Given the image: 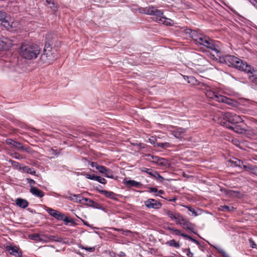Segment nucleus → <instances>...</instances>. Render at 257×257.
Masks as SVG:
<instances>
[{
	"label": "nucleus",
	"instance_id": "nucleus-1",
	"mask_svg": "<svg viewBox=\"0 0 257 257\" xmlns=\"http://www.w3.org/2000/svg\"><path fill=\"white\" fill-rule=\"evenodd\" d=\"M224 61L228 66L247 73L249 81L257 85V69H254L246 62L232 55L226 56L224 58Z\"/></svg>",
	"mask_w": 257,
	"mask_h": 257
},
{
	"label": "nucleus",
	"instance_id": "nucleus-2",
	"mask_svg": "<svg viewBox=\"0 0 257 257\" xmlns=\"http://www.w3.org/2000/svg\"><path fill=\"white\" fill-rule=\"evenodd\" d=\"M39 46L32 43L24 42L21 44L20 54L24 58L28 60L36 59L40 53Z\"/></svg>",
	"mask_w": 257,
	"mask_h": 257
},
{
	"label": "nucleus",
	"instance_id": "nucleus-3",
	"mask_svg": "<svg viewBox=\"0 0 257 257\" xmlns=\"http://www.w3.org/2000/svg\"><path fill=\"white\" fill-rule=\"evenodd\" d=\"M140 12L142 14L153 16L154 20L159 23L171 26L173 22L171 20L167 19L163 16V13L156 9L154 7H149L146 8H141L139 9Z\"/></svg>",
	"mask_w": 257,
	"mask_h": 257
},
{
	"label": "nucleus",
	"instance_id": "nucleus-4",
	"mask_svg": "<svg viewBox=\"0 0 257 257\" xmlns=\"http://www.w3.org/2000/svg\"><path fill=\"white\" fill-rule=\"evenodd\" d=\"M200 37L201 38L198 39V42L196 44L197 45L205 46V47L213 50L216 52V54L220 52L218 49V46L215 44L214 40L203 34L202 36H200Z\"/></svg>",
	"mask_w": 257,
	"mask_h": 257
},
{
	"label": "nucleus",
	"instance_id": "nucleus-5",
	"mask_svg": "<svg viewBox=\"0 0 257 257\" xmlns=\"http://www.w3.org/2000/svg\"><path fill=\"white\" fill-rule=\"evenodd\" d=\"M205 95L207 97L220 102L225 103L230 105H232L233 104V100L226 96L218 94L210 89H207L206 90Z\"/></svg>",
	"mask_w": 257,
	"mask_h": 257
},
{
	"label": "nucleus",
	"instance_id": "nucleus-6",
	"mask_svg": "<svg viewBox=\"0 0 257 257\" xmlns=\"http://www.w3.org/2000/svg\"><path fill=\"white\" fill-rule=\"evenodd\" d=\"M223 120L220 122H227L230 125L239 123L243 121L242 118L238 115L231 112H226L223 115Z\"/></svg>",
	"mask_w": 257,
	"mask_h": 257
},
{
	"label": "nucleus",
	"instance_id": "nucleus-7",
	"mask_svg": "<svg viewBox=\"0 0 257 257\" xmlns=\"http://www.w3.org/2000/svg\"><path fill=\"white\" fill-rule=\"evenodd\" d=\"M176 224L181 225L183 229L186 230H189L194 233H196L195 231V225L182 215H181Z\"/></svg>",
	"mask_w": 257,
	"mask_h": 257
},
{
	"label": "nucleus",
	"instance_id": "nucleus-8",
	"mask_svg": "<svg viewBox=\"0 0 257 257\" xmlns=\"http://www.w3.org/2000/svg\"><path fill=\"white\" fill-rule=\"evenodd\" d=\"M55 59V56L50 50L44 49L43 53L41 55L40 60L46 64H50Z\"/></svg>",
	"mask_w": 257,
	"mask_h": 257
},
{
	"label": "nucleus",
	"instance_id": "nucleus-9",
	"mask_svg": "<svg viewBox=\"0 0 257 257\" xmlns=\"http://www.w3.org/2000/svg\"><path fill=\"white\" fill-rule=\"evenodd\" d=\"M219 123L221 125L237 133L241 134L245 131V129L240 124H238V123L230 125L227 122H219Z\"/></svg>",
	"mask_w": 257,
	"mask_h": 257
},
{
	"label": "nucleus",
	"instance_id": "nucleus-10",
	"mask_svg": "<svg viewBox=\"0 0 257 257\" xmlns=\"http://www.w3.org/2000/svg\"><path fill=\"white\" fill-rule=\"evenodd\" d=\"M6 142L7 144L12 145L15 148L19 151H25L27 152H30V148L29 147H25L24 146H22L20 143L18 142H17L12 139H8L6 141Z\"/></svg>",
	"mask_w": 257,
	"mask_h": 257
},
{
	"label": "nucleus",
	"instance_id": "nucleus-11",
	"mask_svg": "<svg viewBox=\"0 0 257 257\" xmlns=\"http://www.w3.org/2000/svg\"><path fill=\"white\" fill-rule=\"evenodd\" d=\"M145 204L148 208L159 209L161 208L162 204L154 199H149L145 202Z\"/></svg>",
	"mask_w": 257,
	"mask_h": 257
},
{
	"label": "nucleus",
	"instance_id": "nucleus-12",
	"mask_svg": "<svg viewBox=\"0 0 257 257\" xmlns=\"http://www.w3.org/2000/svg\"><path fill=\"white\" fill-rule=\"evenodd\" d=\"M163 213L165 215L168 216L171 220L175 221L176 223H177V222L179 219V218L181 215L179 213L173 212L168 209H163Z\"/></svg>",
	"mask_w": 257,
	"mask_h": 257
},
{
	"label": "nucleus",
	"instance_id": "nucleus-13",
	"mask_svg": "<svg viewBox=\"0 0 257 257\" xmlns=\"http://www.w3.org/2000/svg\"><path fill=\"white\" fill-rule=\"evenodd\" d=\"M46 211L51 216H53L56 219L58 220L63 219V213L52 208L47 207L46 209Z\"/></svg>",
	"mask_w": 257,
	"mask_h": 257
},
{
	"label": "nucleus",
	"instance_id": "nucleus-14",
	"mask_svg": "<svg viewBox=\"0 0 257 257\" xmlns=\"http://www.w3.org/2000/svg\"><path fill=\"white\" fill-rule=\"evenodd\" d=\"M152 160V162L160 166H166L168 164V161L166 159L160 158L157 156H153L151 157Z\"/></svg>",
	"mask_w": 257,
	"mask_h": 257
},
{
	"label": "nucleus",
	"instance_id": "nucleus-15",
	"mask_svg": "<svg viewBox=\"0 0 257 257\" xmlns=\"http://www.w3.org/2000/svg\"><path fill=\"white\" fill-rule=\"evenodd\" d=\"M7 250L11 254L14 255L17 257H21L22 253L19 251V248L16 246H8Z\"/></svg>",
	"mask_w": 257,
	"mask_h": 257
},
{
	"label": "nucleus",
	"instance_id": "nucleus-16",
	"mask_svg": "<svg viewBox=\"0 0 257 257\" xmlns=\"http://www.w3.org/2000/svg\"><path fill=\"white\" fill-rule=\"evenodd\" d=\"M186 33L190 35V36L193 39L196 44L198 42V39L201 38L200 36L202 35V34H198L196 31L191 29H187Z\"/></svg>",
	"mask_w": 257,
	"mask_h": 257
},
{
	"label": "nucleus",
	"instance_id": "nucleus-17",
	"mask_svg": "<svg viewBox=\"0 0 257 257\" xmlns=\"http://www.w3.org/2000/svg\"><path fill=\"white\" fill-rule=\"evenodd\" d=\"M42 237L44 239H46V241H55L58 242H62V238L58 237V236L52 235H43Z\"/></svg>",
	"mask_w": 257,
	"mask_h": 257
},
{
	"label": "nucleus",
	"instance_id": "nucleus-18",
	"mask_svg": "<svg viewBox=\"0 0 257 257\" xmlns=\"http://www.w3.org/2000/svg\"><path fill=\"white\" fill-rule=\"evenodd\" d=\"M30 191L33 195L40 198L43 197L44 195V193L43 191L34 186H32V187H31Z\"/></svg>",
	"mask_w": 257,
	"mask_h": 257
},
{
	"label": "nucleus",
	"instance_id": "nucleus-19",
	"mask_svg": "<svg viewBox=\"0 0 257 257\" xmlns=\"http://www.w3.org/2000/svg\"><path fill=\"white\" fill-rule=\"evenodd\" d=\"M96 190L101 194H103L105 197H108L110 199H115L116 194L111 191H108L106 190H99L96 189Z\"/></svg>",
	"mask_w": 257,
	"mask_h": 257
},
{
	"label": "nucleus",
	"instance_id": "nucleus-20",
	"mask_svg": "<svg viewBox=\"0 0 257 257\" xmlns=\"http://www.w3.org/2000/svg\"><path fill=\"white\" fill-rule=\"evenodd\" d=\"M124 183L127 187H135L140 188L142 185L141 182L132 180L126 181L124 182Z\"/></svg>",
	"mask_w": 257,
	"mask_h": 257
},
{
	"label": "nucleus",
	"instance_id": "nucleus-21",
	"mask_svg": "<svg viewBox=\"0 0 257 257\" xmlns=\"http://www.w3.org/2000/svg\"><path fill=\"white\" fill-rule=\"evenodd\" d=\"M16 203L17 205L23 208L27 207L29 205V203L26 200L22 198L17 199Z\"/></svg>",
	"mask_w": 257,
	"mask_h": 257
},
{
	"label": "nucleus",
	"instance_id": "nucleus-22",
	"mask_svg": "<svg viewBox=\"0 0 257 257\" xmlns=\"http://www.w3.org/2000/svg\"><path fill=\"white\" fill-rule=\"evenodd\" d=\"M183 77L187 82L191 85H196L199 84L198 80L193 76H183Z\"/></svg>",
	"mask_w": 257,
	"mask_h": 257
},
{
	"label": "nucleus",
	"instance_id": "nucleus-23",
	"mask_svg": "<svg viewBox=\"0 0 257 257\" xmlns=\"http://www.w3.org/2000/svg\"><path fill=\"white\" fill-rule=\"evenodd\" d=\"M185 132V130L182 128H178L172 132V135L177 139H181L182 135Z\"/></svg>",
	"mask_w": 257,
	"mask_h": 257
},
{
	"label": "nucleus",
	"instance_id": "nucleus-24",
	"mask_svg": "<svg viewBox=\"0 0 257 257\" xmlns=\"http://www.w3.org/2000/svg\"><path fill=\"white\" fill-rule=\"evenodd\" d=\"M218 210L223 212H232L234 210V208L232 206H228L227 205H220L218 207Z\"/></svg>",
	"mask_w": 257,
	"mask_h": 257
},
{
	"label": "nucleus",
	"instance_id": "nucleus-25",
	"mask_svg": "<svg viewBox=\"0 0 257 257\" xmlns=\"http://www.w3.org/2000/svg\"><path fill=\"white\" fill-rule=\"evenodd\" d=\"M167 229L171 231L172 233L176 235H180L183 237V235H186V234L182 233L180 230L176 229L174 227H168Z\"/></svg>",
	"mask_w": 257,
	"mask_h": 257
},
{
	"label": "nucleus",
	"instance_id": "nucleus-26",
	"mask_svg": "<svg viewBox=\"0 0 257 257\" xmlns=\"http://www.w3.org/2000/svg\"><path fill=\"white\" fill-rule=\"evenodd\" d=\"M1 22L3 26L7 29H10L13 28V22L9 21L6 18Z\"/></svg>",
	"mask_w": 257,
	"mask_h": 257
},
{
	"label": "nucleus",
	"instance_id": "nucleus-27",
	"mask_svg": "<svg viewBox=\"0 0 257 257\" xmlns=\"http://www.w3.org/2000/svg\"><path fill=\"white\" fill-rule=\"evenodd\" d=\"M20 170H23L24 172H26L27 173H29L32 175H35L36 173V171L34 170H32V169L30 168L28 166H23L22 167H20Z\"/></svg>",
	"mask_w": 257,
	"mask_h": 257
},
{
	"label": "nucleus",
	"instance_id": "nucleus-28",
	"mask_svg": "<svg viewBox=\"0 0 257 257\" xmlns=\"http://www.w3.org/2000/svg\"><path fill=\"white\" fill-rule=\"evenodd\" d=\"M166 244L170 246H173L176 248L180 247V244L179 242L175 241L174 239H172L167 241Z\"/></svg>",
	"mask_w": 257,
	"mask_h": 257
},
{
	"label": "nucleus",
	"instance_id": "nucleus-29",
	"mask_svg": "<svg viewBox=\"0 0 257 257\" xmlns=\"http://www.w3.org/2000/svg\"><path fill=\"white\" fill-rule=\"evenodd\" d=\"M153 178H155L158 181L162 183L164 181V178L161 176L159 173L155 171L154 172V174L152 176Z\"/></svg>",
	"mask_w": 257,
	"mask_h": 257
},
{
	"label": "nucleus",
	"instance_id": "nucleus-30",
	"mask_svg": "<svg viewBox=\"0 0 257 257\" xmlns=\"http://www.w3.org/2000/svg\"><path fill=\"white\" fill-rule=\"evenodd\" d=\"M153 178H155L158 181L162 183L164 181V178L161 176L159 173L155 171L154 172V174L152 176Z\"/></svg>",
	"mask_w": 257,
	"mask_h": 257
},
{
	"label": "nucleus",
	"instance_id": "nucleus-31",
	"mask_svg": "<svg viewBox=\"0 0 257 257\" xmlns=\"http://www.w3.org/2000/svg\"><path fill=\"white\" fill-rule=\"evenodd\" d=\"M140 170L141 172L146 173L152 177L154 174V172L155 171V170H154L152 169H149L145 167H142L140 169Z\"/></svg>",
	"mask_w": 257,
	"mask_h": 257
},
{
	"label": "nucleus",
	"instance_id": "nucleus-32",
	"mask_svg": "<svg viewBox=\"0 0 257 257\" xmlns=\"http://www.w3.org/2000/svg\"><path fill=\"white\" fill-rule=\"evenodd\" d=\"M241 167L246 171H253L257 169L256 166H252L249 164L244 165H242Z\"/></svg>",
	"mask_w": 257,
	"mask_h": 257
},
{
	"label": "nucleus",
	"instance_id": "nucleus-33",
	"mask_svg": "<svg viewBox=\"0 0 257 257\" xmlns=\"http://www.w3.org/2000/svg\"><path fill=\"white\" fill-rule=\"evenodd\" d=\"M104 176L107 178H111V179L115 178L112 171L111 170L107 169V168L106 169V172H105V173H104Z\"/></svg>",
	"mask_w": 257,
	"mask_h": 257
},
{
	"label": "nucleus",
	"instance_id": "nucleus-34",
	"mask_svg": "<svg viewBox=\"0 0 257 257\" xmlns=\"http://www.w3.org/2000/svg\"><path fill=\"white\" fill-rule=\"evenodd\" d=\"M225 193H226V195L231 196H236L237 194H238L239 193V192L238 191L230 190H225Z\"/></svg>",
	"mask_w": 257,
	"mask_h": 257
},
{
	"label": "nucleus",
	"instance_id": "nucleus-35",
	"mask_svg": "<svg viewBox=\"0 0 257 257\" xmlns=\"http://www.w3.org/2000/svg\"><path fill=\"white\" fill-rule=\"evenodd\" d=\"M31 238L34 240H43L42 235L41 236L39 234H34L31 235Z\"/></svg>",
	"mask_w": 257,
	"mask_h": 257
},
{
	"label": "nucleus",
	"instance_id": "nucleus-36",
	"mask_svg": "<svg viewBox=\"0 0 257 257\" xmlns=\"http://www.w3.org/2000/svg\"><path fill=\"white\" fill-rule=\"evenodd\" d=\"M230 162L233 163L235 166L241 167L243 162L239 160L235 159V161H230Z\"/></svg>",
	"mask_w": 257,
	"mask_h": 257
},
{
	"label": "nucleus",
	"instance_id": "nucleus-37",
	"mask_svg": "<svg viewBox=\"0 0 257 257\" xmlns=\"http://www.w3.org/2000/svg\"><path fill=\"white\" fill-rule=\"evenodd\" d=\"M95 180L103 184H105L106 183V180L104 178L100 176H96Z\"/></svg>",
	"mask_w": 257,
	"mask_h": 257
},
{
	"label": "nucleus",
	"instance_id": "nucleus-38",
	"mask_svg": "<svg viewBox=\"0 0 257 257\" xmlns=\"http://www.w3.org/2000/svg\"><path fill=\"white\" fill-rule=\"evenodd\" d=\"M9 162L11 164L12 166H13L14 167H15L16 168H18L20 169V167H21L20 164L18 162L13 161L12 160H10L9 161Z\"/></svg>",
	"mask_w": 257,
	"mask_h": 257
},
{
	"label": "nucleus",
	"instance_id": "nucleus-39",
	"mask_svg": "<svg viewBox=\"0 0 257 257\" xmlns=\"http://www.w3.org/2000/svg\"><path fill=\"white\" fill-rule=\"evenodd\" d=\"M79 247L89 252H93L95 250V247H84L82 245L80 244L79 245Z\"/></svg>",
	"mask_w": 257,
	"mask_h": 257
},
{
	"label": "nucleus",
	"instance_id": "nucleus-40",
	"mask_svg": "<svg viewBox=\"0 0 257 257\" xmlns=\"http://www.w3.org/2000/svg\"><path fill=\"white\" fill-rule=\"evenodd\" d=\"M106 169H107V168H106L105 167H104L103 166H101V165H99L98 166H97V167H96V169L98 171V172L100 173H101L103 174H104L105 172H106Z\"/></svg>",
	"mask_w": 257,
	"mask_h": 257
},
{
	"label": "nucleus",
	"instance_id": "nucleus-41",
	"mask_svg": "<svg viewBox=\"0 0 257 257\" xmlns=\"http://www.w3.org/2000/svg\"><path fill=\"white\" fill-rule=\"evenodd\" d=\"M83 201H84L85 202H89V203H92V204H95V202L94 201H93L92 200L87 198H85V197H82L81 199H79V202L82 203V202Z\"/></svg>",
	"mask_w": 257,
	"mask_h": 257
},
{
	"label": "nucleus",
	"instance_id": "nucleus-42",
	"mask_svg": "<svg viewBox=\"0 0 257 257\" xmlns=\"http://www.w3.org/2000/svg\"><path fill=\"white\" fill-rule=\"evenodd\" d=\"M82 175H84L85 176V177L88 179L95 180V176H96L95 175H90L88 174H86L84 172L82 173Z\"/></svg>",
	"mask_w": 257,
	"mask_h": 257
},
{
	"label": "nucleus",
	"instance_id": "nucleus-43",
	"mask_svg": "<svg viewBox=\"0 0 257 257\" xmlns=\"http://www.w3.org/2000/svg\"><path fill=\"white\" fill-rule=\"evenodd\" d=\"M183 237H185V238H187V239H190V240H191L192 241H193V242H194L196 243L197 244H198H198H199V241H198V240H196V239H195L193 238H192V237H191L190 236H189V235H187V234H186V235H183Z\"/></svg>",
	"mask_w": 257,
	"mask_h": 257
},
{
	"label": "nucleus",
	"instance_id": "nucleus-44",
	"mask_svg": "<svg viewBox=\"0 0 257 257\" xmlns=\"http://www.w3.org/2000/svg\"><path fill=\"white\" fill-rule=\"evenodd\" d=\"M149 141L151 144L154 145V146H156L157 139L156 138V137H150L149 139Z\"/></svg>",
	"mask_w": 257,
	"mask_h": 257
},
{
	"label": "nucleus",
	"instance_id": "nucleus-45",
	"mask_svg": "<svg viewBox=\"0 0 257 257\" xmlns=\"http://www.w3.org/2000/svg\"><path fill=\"white\" fill-rule=\"evenodd\" d=\"M62 217H63V219H60V220H63L66 223L73 222V220L72 219H70L68 217L65 216L64 214H63Z\"/></svg>",
	"mask_w": 257,
	"mask_h": 257
},
{
	"label": "nucleus",
	"instance_id": "nucleus-46",
	"mask_svg": "<svg viewBox=\"0 0 257 257\" xmlns=\"http://www.w3.org/2000/svg\"><path fill=\"white\" fill-rule=\"evenodd\" d=\"M68 194L69 195H73V197L74 198V201L77 202L78 199H79V200L80 199L81 196L79 194H72V193H71L70 192H68Z\"/></svg>",
	"mask_w": 257,
	"mask_h": 257
},
{
	"label": "nucleus",
	"instance_id": "nucleus-47",
	"mask_svg": "<svg viewBox=\"0 0 257 257\" xmlns=\"http://www.w3.org/2000/svg\"><path fill=\"white\" fill-rule=\"evenodd\" d=\"M185 207L186 208L188 209V210L191 212L193 214H194V216H197V213L196 212L195 210H194V209H193V208H192L191 206H185Z\"/></svg>",
	"mask_w": 257,
	"mask_h": 257
},
{
	"label": "nucleus",
	"instance_id": "nucleus-48",
	"mask_svg": "<svg viewBox=\"0 0 257 257\" xmlns=\"http://www.w3.org/2000/svg\"><path fill=\"white\" fill-rule=\"evenodd\" d=\"M5 18H7L6 14L4 12L0 11V21H4Z\"/></svg>",
	"mask_w": 257,
	"mask_h": 257
},
{
	"label": "nucleus",
	"instance_id": "nucleus-49",
	"mask_svg": "<svg viewBox=\"0 0 257 257\" xmlns=\"http://www.w3.org/2000/svg\"><path fill=\"white\" fill-rule=\"evenodd\" d=\"M49 8L54 12H56L57 10L58 5L56 3H54V7L53 5H49Z\"/></svg>",
	"mask_w": 257,
	"mask_h": 257
},
{
	"label": "nucleus",
	"instance_id": "nucleus-50",
	"mask_svg": "<svg viewBox=\"0 0 257 257\" xmlns=\"http://www.w3.org/2000/svg\"><path fill=\"white\" fill-rule=\"evenodd\" d=\"M248 241H249L250 247H251L252 248L256 247V245L251 238L249 239Z\"/></svg>",
	"mask_w": 257,
	"mask_h": 257
},
{
	"label": "nucleus",
	"instance_id": "nucleus-51",
	"mask_svg": "<svg viewBox=\"0 0 257 257\" xmlns=\"http://www.w3.org/2000/svg\"><path fill=\"white\" fill-rule=\"evenodd\" d=\"M187 252V255L188 257H193V253L191 251L190 248H187L185 249Z\"/></svg>",
	"mask_w": 257,
	"mask_h": 257
},
{
	"label": "nucleus",
	"instance_id": "nucleus-52",
	"mask_svg": "<svg viewBox=\"0 0 257 257\" xmlns=\"http://www.w3.org/2000/svg\"><path fill=\"white\" fill-rule=\"evenodd\" d=\"M27 180L28 181V183L30 184L31 187H32V186H33V185L35 184L36 183V182L32 179L28 178L27 179Z\"/></svg>",
	"mask_w": 257,
	"mask_h": 257
},
{
	"label": "nucleus",
	"instance_id": "nucleus-53",
	"mask_svg": "<svg viewBox=\"0 0 257 257\" xmlns=\"http://www.w3.org/2000/svg\"><path fill=\"white\" fill-rule=\"evenodd\" d=\"M145 158V159L148 160V161H150V162H152V157H153V155H151V154H146L144 156Z\"/></svg>",
	"mask_w": 257,
	"mask_h": 257
},
{
	"label": "nucleus",
	"instance_id": "nucleus-54",
	"mask_svg": "<svg viewBox=\"0 0 257 257\" xmlns=\"http://www.w3.org/2000/svg\"><path fill=\"white\" fill-rule=\"evenodd\" d=\"M14 158L17 159H23V156L19 153H16L14 155Z\"/></svg>",
	"mask_w": 257,
	"mask_h": 257
},
{
	"label": "nucleus",
	"instance_id": "nucleus-55",
	"mask_svg": "<svg viewBox=\"0 0 257 257\" xmlns=\"http://www.w3.org/2000/svg\"><path fill=\"white\" fill-rule=\"evenodd\" d=\"M219 252H220L221 253V254L222 255V256L223 257H228V254L226 253L225 251L223 249H219Z\"/></svg>",
	"mask_w": 257,
	"mask_h": 257
},
{
	"label": "nucleus",
	"instance_id": "nucleus-56",
	"mask_svg": "<svg viewBox=\"0 0 257 257\" xmlns=\"http://www.w3.org/2000/svg\"><path fill=\"white\" fill-rule=\"evenodd\" d=\"M62 197L65 199H68L71 201H74V198L73 197V195H69V196H62Z\"/></svg>",
	"mask_w": 257,
	"mask_h": 257
},
{
	"label": "nucleus",
	"instance_id": "nucleus-57",
	"mask_svg": "<svg viewBox=\"0 0 257 257\" xmlns=\"http://www.w3.org/2000/svg\"><path fill=\"white\" fill-rule=\"evenodd\" d=\"M250 2L254 7L257 8V0H247Z\"/></svg>",
	"mask_w": 257,
	"mask_h": 257
},
{
	"label": "nucleus",
	"instance_id": "nucleus-58",
	"mask_svg": "<svg viewBox=\"0 0 257 257\" xmlns=\"http://www.w3.org/2000/svg\"><path fill=\"white\" fill-rule=\"evenodd\" d=\"M149 192L150 193H156L158 192V189L156 188L150 187L149 188Z\"/></svg>",
	"mask_w": 257,
	"mask_h": 257
},
{
	"label": "nucleus",
	"instance_id": "nucleus-59",
	"mask_svg": "<svg viewBox=\"0 0 257 257\" xmlns=\"http://www.w3.org/2000/svg\"><path fill=\"white\" fill-rule=\"evenodd\" d=\"M90 164L92 167H95L96 169L97 166H99L96 163L93 162H90Z\"/></svg>",
	"mask_w": 257,
	"mask_h": 257
},
{
	"label": "nucleus",
	"instance_id": "nucleus-60",
	"mask_svg": "<svg viewBox=\"0 0 257 257\" xmlns=\"http://www.w3.org/2000/svg\"><path fill=\"white\" fill-rule=\"evenodd\" d=\"M46 2L48 5H53V7H54V0H46Z\"/></svg>",
	"mask_w": 257,
	"mask_h": 257
},
{
	"label": "nucleus",
	"instance_id": "nucleus-61",
	"mask_svg": "<svg viewBox=\"0 0 257 257\" xmlns=\"http://www.w3.org/2000/svg\"><path fill=\"white\" fill-rule=\"evenodd\" d=\"M156 146L164 149V143H157Z\"/></svg>",
	"mask_w": 257,
	"mask_h": 257
},
{
	"label": "nucleus",
	"instance_id": "nucleus-62",
	"mask_svg": "<svg viewBox=\"0 0 257 257\" xmlns=\"http://www.w3.org/2000/svg\"><path fill=\"white\" fill-rule=\"evenodd\" d=\"M164 149H166L167 148H169L170 147V144L169 143H164Z\"/></svg>",
	"mask_w": 257,
	"mask_h": 257
},
{
	"label": "nucleus",
	"instance_id": "nucleus-63",
	"mask_svg": "<svg viewBox=\"0 0 257 257\" xmlns=\"http://www.w3.org/2000/svg\"><path fill=\"white\" fill-rule=\"evenodd\" d=\"M4 43L0 40V50H2L4 47Z\"/></svg>",
	"mask_w": 257,
	"mask_h": 257
},
{
	"label": "nucleus",
	"instance_id": "nucleus-64",
	"mask_svg": "<svg viewBox=\"0 0 257 257\" xmlns=\"http://www.w3.org/2000/svg\"><path fill=\"white\" fill-rule=\"evenodd\" d=\"M119 257H125V253L122 251H120L118 254Z\"/></svg>",
	"mask_w": 257,
	"mask_h": 257
}]
</instances>
